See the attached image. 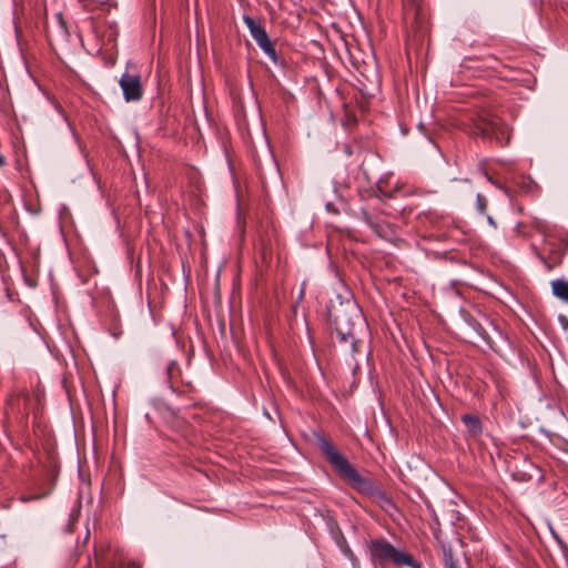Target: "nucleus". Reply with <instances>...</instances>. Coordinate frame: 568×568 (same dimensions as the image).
<instances>
[{
    "label": "nucleus",
    "instance_id": "obj_1",
    "mask_svg": "<svg viewBox=\"0 0 568 568\" xmlns=\"http://www.w3.org/2000/svg\"><path fill=\"white\" fill-rule=\"evenodd\" d=\"M320 448L326 460L336 469V471L346 479L356 490L363 494H372L373 483L359 475L355 467L342 455L335 446L324 437L318 438Z\"/></svg>",
    "mask_w": 568,
    "mask_h": 568
},
{
    "label": "nucleus",
    "instance_id": "obj_15",
    "mask_svg": "<svg viewBox=\"0 0 568 568\" xmlns=\"http://www.w3.org/2000/svg\"><path fill=\"white\" fill-rule=\"evenodd\" d=\"M343 552H344L347 557H349V558H353V557H354L353 551H352V550L349 549V547H347V546L343 548Z\"/></svg>",
    "mask_w": 568,
    "mask_h": 568
},
{
    "label": "nucleus",
    "instance_id": "obj_4",
    "mask_svg": "<svg viewBox=\"0 0 568 568\" xmlns=\"http://www.w3.org/2000/svg\"><path fill=\"white\" fill-rule=\"evenodd\" d=\"M474 134L494 139L500 144L510 140V129L497 115L489 112L477 114L474 119Z\"/></svg>",
    "mask_w": 568,
    "mask_h": 568
},
{
    "label": "nucleus",
    "instance_id": "obj_18",
    "mask_svg": "<svg viewBox=\"0 0 568 568\" xmlns=\"http://www.w3.org/2000/svg\"><path fill=\"white\" fill-rule=\"evenodd\" d=\"M540 258L545 263V265L547 266L548 270L552 268V266L550 264H548L544 257H540Z\"/></svg>",
    "mask_w": 568,
    "mask_h": 568
},
{
    "label": "nucleus",
    "instance_id": "obj_8",
    "mask_svg": "<svg viewBox=\"0 0 568 568\" xmlns=\"http://www.w3.org/2000/svg\"><path fill=\"white\" fill-rule=\"evenodd\" d=\"M462 420L473 436L481 433V422L477 416L467 414L462 417Z\"/></svg>",
    "mask_w": 568,
    "mask_h": 568
},
{
    "label": "nucleus",
    "instance_id": "obj_11",
    "mask_svg": "<svg viewBox=\"0 0 568 568\" xmlns=\"http://www.w3.org/2000/svg\"><path fill=\"white\" fill-rule=\"evenodd\" d=\"M178 372H179V367H178L176 362L172 361L166 365V376H168V381L172 388H173V383H174L173 379L175 377V373H178Z\"/></svg>",
    "mask_w": 568,
    "mask_h": 568
},
{
    "label": "nucleus",
    "instance_id": "obj_2",
    "mask_svg": "<svg viewBox=\"0 0 568 568\" xmlns=\"http://www.w3.org/2000/svg\"><path fill=\"white\" fill-rule=\"evenodd\" d=\"M368 549L371 559L375 565L386 566L392 562L396 566L420 568V564H417L410 555L396 549L384 538L373 539L368 545Z\"/></svg>",
    "mask_w": 568,
    "mask_h": 568
},
{
    "label": "nucleus",
    "instance_id": "obj_14",
    "mask_svg": "<svg viewBox=\"0 0 568 568\" xmlns=\"http://www.w3.org/2000/svg\"><path fill=\"white\" fill-rule=\"evenodd\" d=\"M531 180L523 178V184L527 189V191L531 187Z\"/></svg>",
    "mask_w": 568,
    "mask_h": 568
},
{
    "label": "nucleus",
    "instance_id": "obj_5",
    "mask_svg": "<svg viewBox=\"0 0 568 568\" xmlns=\"http://www.w3.org/2000/svg\"><path fill=\"white\" fill-rule=\"evenodd\" d=\"M244 23L250 30V33L252 38L255 40L257 45L263 50V52L274 62H277V54L276 50L274 48V44L272 43L271 39L268 38L265 29L257 23L252 17L244 16L243 17Z\"/></svg>",
    "mask_w": 568,
    "mask_h": 568
},
{
    "label": "nucleus",
    "instance_id": "obj_12",
    "mask_svg": "<svg viewBox=\"0 0 568 568\" xmlns=\"http://www.w3.org/2000/svg\"><path fill=\"white\" fill-rule=\"evenodd\" d=\"M487 205H488L487 199L484 195H481L480 193H478L477 196H476V209H477V211L480 214H485L486 210H487Z\"/></svg>",
    "mask_w": 568,
    "mask_h": 568
},
{
    "label": "nucleus",
    "instance_id": "obj_3",
    "mask_svg": "<svg viewBox=\"0 0 568 568\" xmlns=\"http://www.w3.org/2000/svg\"><path fill=\"white\" fill-rule=\"evenodd\" d=\"M335 329L341 341L349 342L353 349L357 343L356 333L364 326V318L356 305H348L334 317Z\"/></svg>",
    "mask_w": 568,
    "mask_h": 568
},
{
    "label": "nucleus",
    "instance_id": "obj_19",
    "mask_svg": "<svg viewBox=\"0 0 568 568\" xmlns=\"http://www.w3.org/2000/svg\"><path fill=\"white\" fill-rule=\"evenodd\" d=\"M6 161H4V158L2 155H0V166L4 165Z\"/></svg>",
    "mask_w": 568,
    "mask_h": 568
},
{
    "label": "nucleus",
    "instance_id": "obj_9",
    "mask_svg": "<svg viewBox=\"0 0 568 568\" xmlns=\"http://www.w3.org/2000/svg\"><path fill=\"white\" fill-rule=\"evenodd\" d=\"M362 216H363V220L372 227V230L374 232H376L378 235H382V233L384 232V225L376 222L369 213H367L366 211H363L362 212Z\"/></svg>",
    "mask_w": 568,
    "mask_h": 568
},
{
    "label": "nucleus",
    "instance_id": "obj_13",
    "mask_svg": "<svg viewBox=\"0 0 568 568\" xmlns=\"http://www.w3.org/2000/svg\"><path fill=\"white\" fill-rule=\"evenodd\" d=\"M74 520H75L74 516H73V515H71V516H70V518H69V523H68V525H67V528H65V530H67L68 532H72V525H73V521H74Z\"/></svg>",
    "mask_w": 568,
    "mask_h": 568
},
{
    "label": "nucleus",
    "instance_id": "obj_7",
    "mask_svg": "<svg viewBox=\"0 0 568 568\" xmlns=\"http://www.w3.org/2000/svg\"><path fill=\"white\" fill-rule=\"evenodd\" d=\"M552 294L568 304V282L565 280H555L551 282Z\"/></svg>",
    "mask_w": 568,
    "mask_h": 568
},
{
    "label": "nucleus",
    "instance_id": "obj_6",
    "mask_svg": "<svg viewBox=\"0 0 568 568\" xmlns=\"http://www.w3.org/2000/svg\"><path fill=\"white\" fill-rule=\"evenodd\" d=\"M119 85L126 102H138L142 99L144 91L139 73L126 70L121 75Z\"/></svg>",
    "mask_w": 568,
    "mask_h": 568
},
{
    "label": "nucleus",
    "instance_id": "obj_16",
    "mask_svg": "<svg viewBox=\"0 0 568 568\" xmlns=\"http://www.w3.org/2000/svg\"><path fill=\"white\" fill-rule=\"evenodd\" d=\"M112 568H140L136 564L132 562L128 566H113Z\"/></svg>",
    "mask_w": 568,
    "mask_h": 568
},
{
    "label": "nucleus",
    "instance_id": "obj_17",
    "mask_svg": "<svg viewBox=\"0 0 568 568\" xmlns=\"http://www.w3.org/2000/svg\"><path fill=\"white\" fill-rule=\"evenodd\" d=\"M487 221L493 227H496V222L490 215H487Z\"/></svg>",
    "mask_w": 568,
    "mask_h": 568
},
{
    "label": "nucleus",
    "instance_id": "obj_10",
    "mask_svg": "<svg viewBox=\"0 0 568 568\" xmlns=\"http://www.w3.org/2000/svg\"><path fill=\"white\" fill-rule=\"evenodd\" d=\"M443 561H444V568H458L454 558L450 547L443 546Z\"/></svg>",
    "mask_w": 568,
    "mask_h": 568
}]
</instances>
